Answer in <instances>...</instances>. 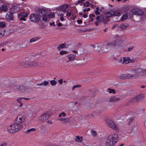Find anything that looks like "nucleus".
<instances>
[{"mask_svg": "<svg viewBox=\"0 0 146 146\" xmlns=\"http://www.w3.org/2000/svg\"><path fill=\"white\" fill-rule=\"evenodd\" d=\"M30 19L31 21L35 23H37L40 20V17L37 14H31Z\"/></svg>", "mask_w": 146, "mask_h": 146, "instance_id": "6e6552de", "label": "nucleus"}, {"mask_svg": "<svg viewBox=\"0 0 146 146\" xmlns=\"http://www.w3.org/2000/svg\"><path fill=\"white\" fill-rule=\"evenodd\" d=\"M112 11L113 16H119L121 15L120 12H119L118 11H117V10H116L114 11Z\"/></svg>", "mask_w": 146, "mask_h": 146, "instance_id": "b1692460", "label": "nucleus"}, {"mask_svg": "<svg viewBox=\"0 0 146 146\" xmlns=\"http://www.w3.org/2000/svg\"><path fill=\"white\" fill-rule=\"evenodd\" d=\"M61 114L64 117L66 115V113L63 112H62L61 113Z\"/></svg>", "mask_w": 146, "mask_h": 146, "instance_id": "680f3d73", "label": "nucleus"}, {"mask_svg": "<svg viewBox=\"0 0 146 146\" xmlns=\"http://www.w3.org/2000/svg\"><path fill=\"white\" fill-rule=\"evenodd\" d=\"M133 47H129L128 49V51H130L131 50L133 49Z\"/></svg>", "mask_w": 146, "mask_h": 146, "instance_id": "052dcab7", "label": "nucleus"}, {"mask_svg": "<svg viewBox=\"0 0 146 146\" xmlns=\"http://www.w3.org/2000/svg\"><path fill=\"white\" fill-rule=\"evenodd\" d=\"M22 128V126L20 124L15 123L13 124L9 125L7 127L8 131L10 133H14L19 131Z\"/></svg>", "mask_w": 146, "mask_h": 146, "instance_id": "20e7f679", "label": "nucleus"}, {"mask_svg": "<svg viewBox=\"0 0 146 146\" xmlns=\"http://www.w3.org/2000/svg\"><path fill=\"white\" fill-rule=\"evenodd\" d=\"M62 81H63V80L62 79H60V80H59V81H58V82H59L61 84H62L63 83H62Z\"/></svg>", "mask_w": 146, "mask_h": 146, "instance_id": "bf43d9fd", "label": "nucleus"}, {"mask_svg": "<svg viewBox=\"0 0 146 146\" xmlns=\"http://www.w3.org/2000/svg\"><path fill=\"white\" fill-rule=\"evenodd\" d=\"M128 26L127 25H126L124 24H121L120 26V27L122 29V30L125 29Z\"/></svg>", "mask_w": 146, "mask_h": 146, "instance_id": "e433bc0d", "label": "nucleus"}, {"mask_svg": "<svg viewBox=\"0 0 146 146\" xmlns=\"http://www.w3.org/2000/svg\"><path fill=\"white\" fill-rule=\"evenodd\" d=\"M117 24H114L113 25V26L111 28V29H113L115 28V27H116L117 26Z\"/></svg>", "mask_w": 146, "mask_h": 146, "instance_id": "e2e57ef3", "label": "nucleus"}, {"mask_svg": "<svg viewBox=\"0 0 146 146\" xmlns=\"http://www.w3.org/2000/svg\"><path fill=\"white\" fill-rule=\"evenodd\" d=\"M67 13L66 14V15L68 17H70L71 15V13L70 12H68V11H66Z\"/></svg>", "mask_w": 146, "mask_h": 146, "instance_id": "3c124183", "label": "nucleus"}, {"mask_svg": "<svg viewBox=\"0 0 146 146\" xmlns=\"http://www.w3.org/2000/svg\"><path fill=\"white\" fill-rule=\"evenodd\" d=\"M87 16L88 15H87V14H84L83 16V17L84 18H86L87 17Z\"/></svg>", "mask_w": 146, "mask_h": 146, "instance_id": "0e129e2a", "label": "nucleus"}, {"mask_svg": "<svg viewBox=\"0 0 146 146\" xmlns=\"http://www.w3.org/2000/svg\"><path fill=\"white\" fill-rule=\"evenodd\" d=\"M21 20V21L23 20L24 21H25L26 20V19L25 18V17H21L20 16H19L18 17Z\"/></svg>", "mask_w": 146, "mask_h": 146, "instance_id": "09e8293b", "label": "nucleus"}, {"mask_svg": "<svg viewBox=\"0 0 146 146\" xmlns=\"http://www.w3.org/2000/svg\"><path fill=\"white\" fill-rule=\"evenodd\" d=\"M76 57V55L72 54H70L67 56L69 61H72L74 60Z\"/></svg>", "mask_w": 146, "mask_h": 146, "instance_id": "412c9836", "label": "nucleus"}, {"mask_svg": "<svg viewBox=\"0 0 146 146\" xmlns=\"http://www.w3.org/2000/svg\"><path fill=\"white\" fill-rule=\"evenodd\" d=\"M95 13L96 15H99L100 13L99 11H95Z\"/></svg>", "mask_w": 146, "mask_h": 146, "instance_id": "4d7b16f0", "label": "nucleus"}, {"mask_svg": "<svg viewBox=\"0 0 146 146\" xmlns=\"http://www.w3.org/2000/svg\"><path fill=\"white\" fill-rule=\"evenodd\" d=\"M65 45L64 44H62L59 45L57 47V49L58 50H60L61 48H63L65 47Z\"/></svg>", "mask_w": 146, "mask_h": 146, "instance_id": "c756f323", "label": "nucleus"}, {"mask_svg": "<svg viewBox=\"0 0 146 146\" xmlns=\"http://www.w3.org/2000/svg\"><path fill=\"white\" fill-rule=\"evenodd\" d=\"M128 18V16L127 15H123L121 18V21H124L125 19H126Z\"/></svg>", "mask_w": 146, "mask_h": 146, "instance_id": "f704fd0d", "label": "nucleus"}, {"mask_svg": "<svg viewBox=\"0 0 146 146\" xmlns=\"http://www.w3.org/2000/svg\"><path fill=\"white\" fill-rule=\"evenodd\" d=\"M60 19L62 21H63L64 20V18L63 17H60Z\"/></svg>", "mask_w": 146, "mask_h": 146, "instance_id": "338daca9", "label": "nucleus"}, {"mask_svg": "<svg viewBox=\"0 0 146 146\" xmlns=\"http://www.w3.org/2000/svg\"><path fill=\"white\" fill-rule=\"evenodd\" d=\"M97 21L95 23V24L96 26H98L99 25L100 23V21L99 20Z\"/></svg>", "mask_w": 146, "mask_h": 146, "instance_id": "603ef678", "label": "nucleus"}, {"mask_svg": "<svg viewBox=\"0 0 146 146\" xmlns=\"http://www.w3.org/2000/svg\"><path fill=\"white\" fill-rule=\"evenodd\" d=\"M121 40H117L113 41L111 42H109L106 45L103 44L102 48V52H107L109 50V46H113L114 47H119L121 44Z\"/></svg>", "mask_w": 146, "mask_h": 146, "instance_id": "f03ea898", "label": "nucleus"}, {"mask_svg": "<svg viewBox=\"0 0 146 146\" xmlns=\"http://www.w3.org/2000/svg\"><path fill=\"white\" fill-rule=\"evenodd\" d=\"M19 8L17 6H15L12 7L10 9L9 12L13 14L17 13L19 10Z\"/></svg>", "mask_w": 146, "mask_h": 146, "instance_id": "4468645a", "label": "nucleus"}, {"mask_svg": "<svg viewBox=\"0 0 146 146\" xmlns=\"http://www.w3.org/2000/svg\"><path fill=\"white\" fill-rule=\"evenodd\" d=\"M65 12H61L59 11L58 12H57V14L59 16L63 17Z\"/></svg>", "mask_w": 146, "mask_h": 146, "instance_id": "37998d69", "label": "nucleus"}, {"mask_svg": "<svg viewBox=\"0 0 146 146\" xmlns=\"http://www.w3.org/2000/svg\"><path fill=\"white\" fill-rule=\"evenodd\" d=\"M35 130H36L35 129L33 128H31L30 129H29V130H27V131L25 132V133L27 134H28L31 131H35Z\"/></svg>", "mask_w": 146, "mask_h": 146, "instance_id": "c9c22d12", "label": "nucleus"}, {"mask_svg": "<svg viewBox=\"0 0 146 146\" xmlns=\"http://www.w3.org/2000/svg\"><path fill=\"white\" fill-rule=\"evenodd\" d=\"M144 95L143 94H140L135 97L138 102L140 101L141 100L144 98Z\"/></svg>", "mask_w": 146, "mask_h": 146, "instance_id": "aec40b11", "label": "nucleus"}, {"mask_svg": "<svg viewBox=\"0 0 146 146\" xmlns=\"http://www.w3.org/2000/svg\"><path fill=\"white\" fill-rule=\"evenodd\" d=\"M55 15V13H54L52 12L50 13L47 15L48 18H53L54 17Z\"/></svg>", "mask_w": 146, "mask_h": 146, "instance_id": "2f4dec72", "label": "nucleus"}, {"mask_svg": "<svg viewBox=\"0 0 146 146\" xmlns=\"http://www.w3.org/2000/svg\"><path fill=\"white\" fill-rule=\"evenodd\" d=\"M94 112H93V113H92L89 114V115H88V117H90V118H92L93 117H94ZM95 115H96L95 114Z\"/></svg>", "mask_w": 146, "mask_h": 146, "instance_id": "de8ad7c7", "label": "nucleus"}, {"mask_svg": "<svg viewBox=\"0 0 146 146\" xmlns=\"http://www.w3.org/2000/svg\"><path fill=\"white\" fill-rule=\"evenodd\" d=\"M82 140V137H80L79 136H76L75 141L76 142H81Z\"/></svg>", "mask_w": 146, "mask_h": 146, "instance_id": "393cba45", "label": "nucleus"}, {"mask_svg": "<svg viewBox=\"0 0 146 146\" xmlns=\"http://www.w3.org/2000/svg\"><path fill=\"white\" fill-rule=\"evenodd\" d=\"M120 78L121 79L124 80L126 79H130V74L129 73L126 74H124L121 75L120 77Z\"/></svg>", "mask_w": 146, "mask_h": 146, "instance_id": "f3484780", "label": "nucleus"}, {"mask_svg": "<svg viewBox=\"0 0 146 146\" xmlns=\"http://www.w3.org/2000/svg\"><path fill=\"white\" fill-rule=\"evenodd\" d=\"M62 23H58V26L59 27H60L61 26H62Z\"/></svg>", "mask_w": 146, "mask_h": 146, "instance_id": "69168bd1", "label": "nucleus"}, {"mask_svg": "<svg viewBox=\"0 0 146 146\" xmlns=\"http://www.w3.org/2000/svg\"><path fill=\"white\" fill-rule=\"evenodd\" d=\"M133 120V119L132 118H130L129 119V122L128 123V124L129 125L130 124V123L132 122Z\"/></svg>", "mask_w": 146, "mask_h": 146, "instance_id": "5fc2aeb1", "label": "nucleus"}, {"mask_svg": "<svg viewBox=\"0 0 146 146\" xmlns=\"http://www.w3.org/2000/svg\"><path fill=\"white\" fill-rule=\"evenodd\" d=\"M49 84V83L47 81H44L42 83L40 84H37V86H41L44 85V86H46L48 85Z\"/></svg>", "mask_w": 146, "mask_h": 146, "instance_id": "cd10ccee", "label": "nucleus"}, {"mask_svg": "<svg viewBox=\"0 0 146 146\" xmlns=\"http://www.w3.org/2000/svg\"><path fill=\"white\" fill-rule=\"evenodd\" d=\"M97 49H96V51L98 52H100L101 51H102V47H100V46L98 45H97Z\"/></svg>", "mask_w": 146, "mask_h": 146, "instance_id": "79ce46f5", "label": "nucleus"}, {"mask_svg": "<svg viewBox=\"0 0 146 146\" xmlns=\"http://www.w3.org/2000/svg\"><path fill=\"white\" fill-rule=\"evenodd\" d=\"M50 115L47 113L43 114L39 117V120L42 121H45L48 119L50 117Z\"/></svg>", "mask_w": 146, "mask_h": 146, "instance_id": "f8f14e48", "label": "nucleus"}, {"mask_svg": "<svg viewBox=\"0 0 146 146\" xmlns=\"http://www.w3.org/2000/svg\"><path fill=\"white\" fill-rule=\"evenodd\" d=\"M37 65V63L36 61H33L29 62L28 66L30 67H34Z\"/></svg>", "mask_w": 146, "mask_h": 146, "instance_id": "4be33fe9", "label": "nucleus"}, {"mask_svg": "<svg viewBox=\"0 0 146 146\" xmlns=\"http://www.w3.org/2000/svg\"><path fill=\"white\" fill-rule=\"evenodd\" d=\"M36 13L39 17H42L47 15L48 13L47 11L43 8H39L36 10Z\"/></svg>", "mask_w": 146, "mask_h": 146, "instance_id": "0eeeda50", "label": "nucleus"}, {"mask_svg": "<svg viewBox=\"0 0 146 146\" xmlns=\"http://www.w3.org/2000/svg\"><path fill=\"white\" fill-rule=\"evenodd\" d=\"M81 86L80 85H74V86H73V87H72V90H74V89L75 88H78V87H80Z\"/></svg>", "mask_w": 146, "mask_h": 146, "instance_id": "49530a36", "label": "nucleus"}, {"mask_svg": "<svg viewBox=\"0 0 146 146\" xmlns=\"http://www.w3.org/2000/svg\"><path fill=\"white\" fill-rule=\"evenodd\" d=\"M0 146H7V144L5 142H3L0 145Z\"/></svg>", "mask_w": 146, "mask_h": 146, "instance_id": "6e6d98bb", "label": "nucleus"}, {"mask_svg": "<svg viewBox=\"0 0 146 146\" xmlns=\"http://www.w3.org/2000/svg\"><path fill=\"white\" fill-rule=\"evenodd\" d=\"M131 11L133 14L134 15L141 16L144 14V12L140 9H133Z\"/></svg>", "mask_w": 146, "mask_h": 146, "instance_id": "9b49d317", "label": "nucleus"}, {"mask_svg": "<svg viewBox=\"0 0 146 146\" xmlns=\"http://www.w3.org/2000/svg\"><path fill=\"white\" fill-rule=\"evenodd\" d=\"M29 62L27 60L21 62L19 63V66L21 67H28Z\"/></svg>", "mask_w": 146, "mask_h": 146, "instance_id": "2eb2a0df", "label": "nucleus"}, {"mask_svg": "<svg viewBox=\"0 0 146 146\" xmlns=\"http://www.w3.org/2000/svg\"><path fill=\"white\" fill-rule=\"evenodd\" d=\"M118 135L117 134H114L109 135L106 141V146H113L116 142L117 139Z\"/></svg>", "mask_w": 146, "mask_h": 146, "instance_id": "7ed1b4c3", "label": "nucleus"}, {"mask_svg": "<svg viewBox=\"0 0 146 146\" xmlns=\"http://www.w3.org/2000/svg\"><path fill=\"white\" fill-rule=\"evenodd\" d=\"M129 73L130 79H137L144 75H146V69L137 68L131 70Z\"/></svg>", "mask_w": 146, "mask_h": 146, "instance_id": "f257e3e1", "label": "nucleus"}, {"mask_svg": "<svg viewBox=\"0 0 146 146\" xmlns=\"http://www.w3.org/2000/svg\"><path fill=\"white\" fill-rule=\"evenodd\" d=\"M134 60L133 59H131L129 57H126L124 58L123 59V63H124L127 64L130 62H134Z\"/></svg>", "mask_w": 146, "mask_h": 146, "instance_id": "dca6fc26", "label": "nucleus"}, {"mask_svg": "<svg viewBox=\"0 0 146 146\" xmlns=\"http://www.w3.org/2000/svg\"><path fill=\"white\" fill-rule=\"evenodd\" d=\"M108 92L110 93H112L113 94H114L115 93V90H114L108 88Z\"/></svg>", "mask_w": 146, "mask_h": 146, "instance_id": "a19ab883", "label": "nucleus"}, {"mask_svg": "<svg viewBox=\"0 0 146 146\" xmlns=\"http://www.w3.org/2000/svg\"><path fill=\"white\" fill-rule=\"evenodd\" d=\"M90 19L89 21V23H90L92 21H93V19L92 18H90Z\"/></svg>", "mask_w": 146, "mask_h": 146, "instance_id": "774afa93", "label": "nucleus"}, {"mask_svg": "<svg viewBox=\"0 0 146 146\" xmlns=\"http://www.w3.org/2000/svg\"><path fill=\"white\" fill-rule=\"evenodd\" d=\"M6 26V23L4 22H0V27H4Z\"/></svg>", "mask_w": 146, "mask_h": 146, "instance_id": "ea45409f", "label": "nucleus"}, {"mask_svg": "<svg viewBox=\"0 0 146 146\" xmlns=\"http://www.w3.org/2000/svg\"><path fill=\"white\" fill-rule=\"evenodd\" d=\"M91 133L92 136L94 137L96 136L97 135L96 132L95 131L92 130L91 131Z\"/></svg>", "mask_w": 146, "mask_h": 146, "instance_id": "4c0bfd02", "label": "nucleus"}, {"mask_svg": "<svg viewBox=\"0 0 146 146\" xmlns=\"http://www.w3.org/2000/svg\"><path fill=\"white\" fill-rule=\"evenodd\" d=\"M5 30L4 31H0V38L2 37L4 35L5 33Z\"/></svg>", "mask_w": 146, "mask_h": 146, "instance_id": "c03bdc74", "label": "nucleus"}, {"mask_svg": "<svg viewBox=\"0 0 146 146\" xmlns=\"http://www.w3.org/2000/svg\"><path fill=\"white\" fill-rule=\"evenodd\" d=\"M95 15L93 14H90L89 15L90 18H92V17H95Z\"/></svg>", "mask_w": 146, "mask_h": 146, "instance_id": "864d4df0", "label": "nucleus"}, {"mask_svg": "<svg viewBox=\"0 0 146 146\" xmlns=\"http://www.w3.org/2000/svg\"><path fill=\"white\" fill-rule=\"evenodd\" d=\"M69 7V5L68 4H64L61 6L60 9H58V10L61 11L63 12H66V9H67Z\"/></svg>", "mask_w": 146, "mask_h": 146, "instance_id": "a211bd4d", "label": "nucleus"}, {"mask_svg": "<svg viewBox=\"0 0 146 146\" xmlns=\"http://www.w3.org/2000/svg\"><path fill=\"white\" fill-rule=\"evenodd\" d=\"M40 38V37H36L33 38H31L30 39V42H32L35 41L39 39Z\"/></svg>", "mask_w": 146, "mask_h": 146, "instance_id": "7c9ffc66", "label": "nucleus"}, {"mask_svg": "<svg viewBox=\"0 0 146 146\" xmlns=\"http://www.w3.org/2000/svg\"><path fill=\"white\" fill-rule=\"evenodd\" d=\"M96 19L99 20L100 23L102 22L104 24L106 25L108 23L109 19L107 16H104L103 15H101L100 16H97Z\"/></svg>", "mask_w": 146, "mask_h": 146, "instance_id": "423d86ee", "label": "nucleus"}, {"mask_svg": "<svg viewBox=\"0 0 146 146\" xmlns=\"http://www.w3.org/2000/svg\"><path fill=\"white\" fill-rule=\"evenodd\" d=\"M137 100L135 97H134L133 98L131 99L130 100H129L128 102V103H135L136 102H137Z\"/></svg>", "mask_w": 146, "mask_h": 146, "instance_id": "a878e982", "label": "nucleus"}, {"mask_svg": "<svg viewBox=\"0 0 146 146\" xmlns=\"http://www.w3.org/2000/svg\"><path fill=\"white\" fill-rule=\"evenodd\" d=\"M28 14L25 12L22 13L20 14H18V17L20 16L21 17H27L28 15Z\"/></svg>", "mask_w": 146, "mask_h": 146, "instance_id": "bb28decb", "label": "nucleus"}, {"mask_svg": "<svg viewBox=\"0 0 146 146\" xmlns=\"http://www.w3.org/2000/svg\"><path fill=\"white\" fill-rule=\"evenodd\" d=\"M14 18V16L13 14L10 12L7 13L6 16V19L7 20L9 21H13Z\"/></svg>", "mask_w": 146, "mask_h": 146, "instance_id": "ddd939ff", "label": "nucleus"}, {"mask_svg": "<svg viewBox=\"0 0 146 146\" xmlns=\"http://www.w3.org/2000/svg\"><path fill=\"white\" fill-rule=\"evenodd\" d=\"M42 21L44 22H46L47 21L48 18L47 15H44V16H42Z\"/></svg>", "mask_w": 146, "mask_h": 146, "instance_id": "58836bf2", "label": "nucleus"}, {"mask_svg": "<svg viewBox=\"0 0 146 146\" xmlns=\"http://www.w3.org/2000/svg\"><path fill=\"white\" fill-rule=\"evenodd\" d=\"M8 8L6 5H3L0 7V9L2 11L7 12L8 10Z\"/></svg>", "mask_w": 146, "mask_h": 146, "instance_id": "5701e85b", "label": "nucleus"}, {"mask_svg": "<svg viewBox=\"0 0 146 146\" xmlns=\"http://www.w3.org/2000/svg\"><path fill=\"white\" fill-rule=\"evenodd\" d=\"M112 11L107 12L105 13L106 15L108 18L109 17H111L113 16Z\"/></svg>", "mask_w": 146, "mask_h": 146, "instance_id": "c85d7f7f", "label": "nucleus"}, {"mask_svg": "<svg viewBox=\"0 0 146 146\" xmlns=\"http://www.w3.org/2000/svg\"><path fill=\"white\" fill-rule=\"evenodd\" d=\"M58 119L61 121L62 122H63L64 123L66 122L68 120V119L65 118H59Z\"/></svg>", "mask_w": 146, "mask_h": 146, "instance_id": "473e14b6", "label": "nucleus"}, {"mask_svg": "<svg viewBox=\"0 0 146 146\" xmlns=\"http://www.w3.org/2000/svg\"><path fill=\"white\" fill-rule=\"evenodd\" d=\"M25 118L26 116L25 113H22L17 116L15 120V123L21 125L22 123L24 122Z\"/></svg>", "mask_w": 146, "mask_h": 146, "instance_id": "39448f33", "label": "nucleus"}, {"mask_svg": "<svg viewBox=\"0 0 146 146\" xmlns=\"http://www.w3.org/2000/svg\"><path fill=\"white\" fill-rule=\"evenodd\" d=\"M22 98H17V101L19 103H21V100H22Z\"/></svg>", "mask_w": 146, "mask_h": 146, "instance_id": "8fccbe9b", "label": "nucleus"}, {"mask_svg": "<svg viewBox=\"0 0 146 146\" xmlns=\"http://www.w3.org/2000/svg\"><path fill=\"white\" fill-rule=\"evenodd\" d=\"M106 122L108 126L113 129L116 130L117 129V126L114 122L110 119H107L106 120Z\"/></svg>", "mask_w": 146, "mask_h": 146, "instance_id": "1a4fd4ad", "label": "nucleus"}, {"mask_svg": "<svg viewBox=\"0 0 146 146\" xmlns=\"http://www.w3.org/2000/svg\"><path fill=\"white\" fill-rule=\"evenodd\" d=\"M50 83L52 86H54L56 84L57 82L55 80H50Z\"/></svg>", "mask_w": 146, "mask_h": 146, "instance_id": "72a5a7b5", "label": "nucleus"}, {"mask_svg": "<svg viewBox=\"0 0 146 146\" xmlns=\"http://www.w3.org/2000/svg\"><path fill=\"white\" fill-rule=\"evenodd\" d=\"M68 53V52L66 51H61L60 52V55H62L64 54H66Z\"/></svg>", "mask_w": 146, "mask_h": 146, "instance_id": "a18cd8bd", "label": "nucleus"}, {"mask_svg": "<svg viewBox=\"0 0 146 146\" xmlns=\"http://www.w3.org/2000/svg\"><path fill=\"white\" fill-rule=\"evenodd\" d=\"M77 22L79 24H80L82 23V21L81 20H77Z\"/></svg>", "mask_w": 146, "mask_h": 146, "instance_id": "13d9d810", "label": "nucleus"}, {"mask_svg": "<svg viewBox=\"0 0 146 146\" xmlns=\"http://www.w3.org/2000/svg\"><path fill=\"white\" fill-rule=\"evenodd\" d=\"M120 99L118 97H116L115 96H111L109 100V102H112L119 101Z\"/></svg>", "mask_w": 146, "mask_h": 146, "instance_id": "6ab92c4d", "label": "nucleus"}, {"mask_svg": "<svg viewBox=\"0 0 146 146\" xmlns=\"http://www.w3.org/2000/svg\"><path fill=\"white\" fill-rule=\"evenodd\" d=\"M27 88V87L23 85L15 86L13 88L14 90H17L21 92H25Z\"/></svg>", "mask_w": 146, "mask_h": 146, "instance_id": "9d476101", "label": "nucleus"}]
</instances>
